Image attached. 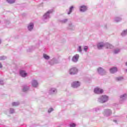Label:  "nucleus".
Returning a JSON list of instances; mask_svg holds the SVG:
<instances>
[{"label": "nucleus", "instance_id": "1", "mask_svg": "<svg viewBox=\"0 0 127 127\" xmlns=\"http://www.w3.org/2000/svg\"><path fill=\"white\" fill-rule=\"evenodd\" d=\"M109 100V97L107 95H102L99 98V102L100 103H105Z\"/></svg>", "mask_w": 127, "mask_h": 127}, {"label": "nucleus", "instance_id": "11", "mask_svg": "<svg viewBox=\"0 0 127 127\" xmlns=\"http://www.w3.org/2000/svg\"><path fill=\"white\" fill-rule=\"evenodd\" d=\"M104 47V44L103 43H99L97 45V48L98 49H102Z\"/></svg>", "mask_w": 127, "mask_h": 127}, {"label": "nucleus", "instance_id": "32", "mask_svg": "<svg viewBox=\"0 0 127 127\" xmlns=\"http://www.w3.org/2000/svg\"><path fill=\"white\" fill-rule=\"evenodd\" d=\"M1 83V81L0 80V84Z\"/></svg>", "mask_w": 127, "mask_h": 127}, {"label": "nucleus", "instance_id": "7", "mask_svg": "<svg viewBox=\"0 0 127 127\" xmlns=\"http://www.w3.org/2000/svg\"><path fill=\"white\" fill-rule=\"evenodd\" d=\"M80 11H86L87 10V6L85 5H82L80 6Z\"/></svg>", "mask_w": 127, "mask_h": 127}, {"label": "nucleus", "instance_id": "9", "mask_svg": "<svg viewBox=\"0 0 127 127\" xmlns=\"http://www.w3.org/2000/svg\"><path fill=\"white\" fill-rule=\"evenodd\" d=\"M32 86L33 87H34L35 88H36L37 87L38 83H37V81L35 80H34L32 82Z\"/></svg>", "mask_w": 127, "mask_h": 127}, {"label": "nucleus", "instance_id": "3", "mask_svg": "<svg viewBox=\"0 0 127 127\" xmlns=\"http://www.w3.org/2000/svg\"><path fill=\"white\" fill-rule=\"evenodd\" d=\"M94 92L95 94H103L104 90L100 88L96 87L94 89Z\"/></svg>", "mask_w": 127, "mask_h": 127}, {"label": "nucleus", "instance_id": "26", "mask_svg": "<svg viewBox=\"0 0 127 127\" xmlns=\"http://www.w3.org/2000/svg\"><path fill=\"white\" fill-rule=\"evenodd\" d=\"M88 47L85 46L84 48V50H85V51H87V50H88Z\"/></svg>", "mask_w": 127, "mask_h": 127}, {"label": "nucleus", "instance_id": "5", "mask_svg": "<svg viewBox=\"0 0 127 127\" xmlns=\"http://www.w3.org/2000/svg\"><path fill=\"white\" fill-rule=\"evenodd\" d=\"M78 59H79V55H75L72 58V61L73 62H77L78 61Z\"/></svg>", "mask_w": 127, "mask_h": 127}, {"label": "nucleus", "instance_id": "30", "mask_svg": "<svg viewBox=\"0 0 127 127\" xmlns=\"http://www.w3.org/2000/svg\"><path fill=\"white\" fill-rule=\"evenodd\" d=\"M12 106H15V102L12 103Z\"/></svg>", "mask_w": 127, "mask_h": 127}, {"label": "nucleus", "instance_id": "4", "mask_svg": "<svg viewBox=\"0 0 127 127\" xmlns=\"http://www.w3.org/2000/svg\"><path fill=\"white\" fill-rule=\"evenodd\" d=\"M71 87L72 88H78V87H80V82L79 81H74L72 83Z\"/></svg>", "mask_w": 127, "mask_h": 127}, {"label": "nucleus", "instance_id": "10", "mask_svg": "<svg viewBox=\"0 0 127 127\" xmlns=\"http://www.w3.org/2000/svg\"><path fill=\"white\" fill-rule=\"evenodd\" d=\"M34 26V25H33V23H31L28 26V28L29 30H32L33 29V27Z\"/></svg>", "mask_w": 127, "mask_h": 127}, {"label": "nucleus", "instance_id": "22", "mask_svg": "<svg viewBox=\"0 0 127 127\" xmlns=\"http://www.w3.org/2000/svg\"><path fill=\"white\" fill-rule=\"evenodd\" d=\"M78 51H79V52H81L82 51V49L81 48V46H79L78 47Z\"/></svg>", "mask_w": 127, "mask_h": 127}, {"label": "nucleus", "instance_id": "19", "mask_svg": "<svg viewBox=\"0 0 127 127\" xmlns=\"http://www.w3.org/2000/svg\"><path fill=\"white\" fill-rule=\"evenodd\" d=\"M124 34H127V30H125L123 33H122L121 35H124Z\"/></svg>", "mask_w": 127, "mask_h": 127}, {"label": "nucleus", "instance_id": "28", "mask_svg": "<svg viewBox=\"0 0 127 127\" xmlns=\"http://www.w3.org/2000/svg\"><path fill=\"white\" fill-rule=\"evenodd\" d=\"M107 112H109L110 113H112V111L110 109L107 110Z\"/></svg>", "mask_w": 127, "mask_h": 127}, {"label": "nucleus", "instance_id": "18", "mask_svg": "<svg viewBox=\"0 0 127 127\" xmlns=\"http://www.w3.org/2000/svg\"><path fill=\"white\" fill-rule=\"evenodd\" d=\"M74 7L73 6L70 7V9H69V12L67 13L68 14H70V13H71L72 12V10H73V8Z\"/></svg>", "mask_w": 127, "mask_h": 127}, {"label": "nucleus", "instance_id": "6", "mask_svg": "<svg viewBox=\"0 0 127 127\" xmlns=\"http://www.w3.org/2000/svg\"><path fill=\"white\" fill-rule=\"evenodd\" d=\"M110 73L114 74L116 72L118 71V68L116 67H114L110 69Z\"/></svg>", "mask_w": 127, "mask_h": 127}, {"label": "nucleus", "instance_id": "27", "mask_svg": "<svg viewBox=\"0 0 127 127\" xmlns=\"http://www.w3.org/2000/svg\"><path fill=\"white\" fill-rule=\"evenodd\" d=\"M52 111H53V108H50L48 112H49V113H51V112H52Z\"/></svg>", "mask_w": 127, "mask_h": 127}, {"label": "nucleus", "instance_id": "23", "mask_svg": "<svg viewBox=\"0 0 127 127\" xmlns=\"http://www.w3.org/2000/svg\"><path fill=\"white\" fill-rule=\"evenodd\" d=\"M56 91V89L55 88H53L51 90V93H52V92H53L54 93V92H55Z\"/></svg>", "mask_w": 127, "mask_h": 127}, {"label": "nucleus", "instance_id": "21", "mask_svg": "<svg viewBox=\"0 0 127 127\" xmlns=\"http://www.w3.org/2000/svg\"><path fill=\"white\" fill-rule=\"evenodd\" d=\"M70 127H76V124L72 123V124H70Z\"/></svg>", "mask_w": 127, "mask_h": 127}, {"label": "nucleus", "instance_id": "16", "mask_svg": "<svg viewBox=\"0 0 127 127\" xmlns=\"http://www.w3.org/2000/svg\"><path fill=\"white\" fill-rule=\"evenodd\" d=\"M28 89H29V88H28V87L25 86L23 88V92H26V91H27V90H28Z\"/></svg>", "mask_w": 127, "mask_h": 127}, {"label": "nucleus", "instance_id": "14", "mask_svg": "<svg viewBox=\"0 0 127 127\" xmlns=\"http://www.w3.org/2000/svg\"><path fill=\"white\" fill-rule=\"evenodd\" d=\"M43 57L44 58H45V59H46L47 60H48L49 59V58H50L48 55H46V54H44L43 55Z\"/></svg>", "mask_w": 127, "mask_h": 127}, {"label": "nucleus", "instance_id": "20", "mask_svg": "<svg viewBox=\"0 0 127 127\" xmlns=\"http://www.w3.org/2000/svg\"><path fill=\"white\" fill-rule=\"evenodd\" d=\"M119 52H120V50H119V49L116 50L114 51V53H115V54H117V53H119Z\"/></svg>", "mask_w": 127, "mask_h": 127}, {"label": "nucleus", "instance_id": "29", "mask_svg": "<svg viewBox=\"0 0 127 127\" xmlns=\"http://www.w3.org/2000/svg\"><path fill=\"white\" fill-rule=\"evenodd\" d=\"M2 64H1L0 63V68H2Z\"/></svg>", "mask_w": 127, "mask_h": 127}, {"label": "nucleus", "instance_id": "2", "mask_svg": "<svg viewBox=\"0 0 127 127\" xmlns=\"http://www.w3.org/2000/svg\"><path fill=\"white\" fill-rule=\"evenodd\" d=\"M78 73V69L76 67H72L69 69V74L70 75H75Z\"/></svg>", "mask_w": 127, "mask_h": 127}, {"label": "nucleus", "instance_id": "31", "mask_svg": "<svg viewBox=\"0 0 127 127\" xmlns=\"http://www.w3.org/2000/svg\"><path fill=\"white\" fill-rule=\"evenodd\" d=\"M47 13H50V11H48Z\"/></svg>", "mask_w": 127, "mask_h": 127}, {"label": "nucleus", "instance_id": "13", "mask_svg": "<svg viewBox=\"0 0 127 127\" xmlns=\"http://www.w3.org/2000/svg\"><path fill=\"white\" fill-rule=\"evenodd\" d=\"M105 47L107 49H109L112 48V47H113V46L109 43H107L105 45Z\"/></svg>", "mask_w": 127, "mask_h": 127}, {"label": "nucleus", "instance_id": "25", "mask_svg": "<svg viewBox=\"0 0 127 127\" xmlns=\"http://www.w3.org/2000/svg\"><path fill=\"white\" fill-rule=\"evenodd\" d=\"M121 98H127V94H124L121 96Z\"/></svg>", "mask_w": 127, "mask_h": 127}, {"label": "nucleus", "instance_id": "8", "mask_svg": "<svg viewBox=\"0 0 127 127\" xmlns=\"http://www.w3.org/2000/svg\"><path fill=\"white\" fill-rule=\"evenodd\" d=\"M20 75H21L22 77H26L27 73H26L25 71L21 70L20 71Z\"/></svg>", "mask_w": 127, "mask_h": 127}, {"label": "nucleus", "instance_id": "24", "mask_svg": "<svg viewBox=\"0 0 127 127\" xmlns=\"http://www.w3.org/2000/svg\"><path fill=\"white\" fill-rule=\"evenodd\" d=\"M4 59H5V57H0V60H4Z\"/></svg>", "mask_w": 127, "mask_h": 127}, {"label": "nucleus", "instance_id": "17", "mask_svg": "<svg viewBox=\"0 0 127 127\" xmlns=\"http://www.w3.org/2000/svg\"><path fill=\"white\" fill-rule=\"evenodd\" d=\"M124 79V77H117L116 80L117 81H122Z\"/></svg>", "mask_w": 127, "mask_h": 127}, {"label": "nucleus", "instance_id": "12", "mask_svg": "<svg viewBox=\"0 0 127 127\" xmlns=\"http://www.w3.org/2000/svg\"><path fill=\"white\" fill-rule=\"evenodd\" d=\"M97 71L99 74H102L104 72V69L102 68V67H99L97 69Z\"/></svg>", "mask_w": 127, "mask_h": 127}, {"label": "nucleus", "instance_id": "15", "mask_svg": "<svg viewBox=\"0 0 127 127\" xmlns=\"http://www.w3.org/2000/svg\"><path fill=\"white\" fill-rule=\"evenodd\" d=\"M6 1L9 3H13V2H15V0H6Z\"/></svg>", "mask_w": 127, "mask_h": 127}]
</instances>
